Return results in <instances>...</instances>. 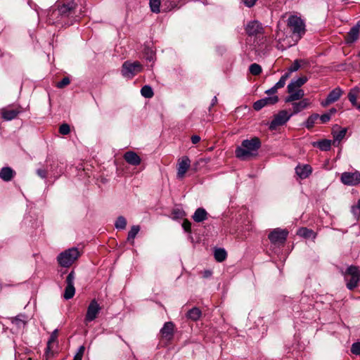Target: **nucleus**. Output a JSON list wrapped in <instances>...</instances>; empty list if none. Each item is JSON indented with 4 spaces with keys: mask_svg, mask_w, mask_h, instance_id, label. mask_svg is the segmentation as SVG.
<instances>
[{
    "mask_svg": "<svg viewBox=\"0 0 360 360\" xmlns=\"http://www.w3.org/2000/svg\"><path fill=\"white\" fill-rule=\"evenodd\" d=\"M217 103V98L216 96H214V98L212 100V103H211V106L210 107H213L214 105H216Z\"/></svg>",
    "mask_w": 360,
    "mask_h": 360,
    "instance_id": "58",
    "label": "nucleus"
},
{
    "mask_svg": "<svg viewBox=\"0 0 360 360\" xmlns=\"http://www.w3.org/2000/svg\"><path fill=\"white\" fill-rule=\"evenodd\" d=\"M182 227L187 233L191 232V223L188 219H184L182 224Z\"/></svg>",
    "mask_w": 360,
    "mask_h": 360,
    "instance_id": "49",
    "label": "nucleus"
},
{
    "mask_svg": "<svg viewBox=\"0 0 360 360\" xmlns=\"http://www.w3.org/2000/svg\"><path fill=\"white\" fill-rule=\"evenodd\" d=\"M342 274L346 281V286L349 290H354L359 285L360 283V269L359 266L351 265L347 267L345 272H342Z\"/></svg>",
    "mask_w": 360,
    "mask_h": 360,
    "instance_id": "4",
    "label": "nucleus"
},
{
    "mask_svg": "<svg viewBox=\"0 0 360 360\" xmlns=\"http://www.w3.org/2000/svg\"><path fill=\"white\" fill-rule=\"evenodd\" d=\"M297 233L298 236H302L304 238H312L313 239H315L316 237V233L313 230L304 227L300 228L297 231Z\"/></svg>",
    "mask_w": 360,
    "mask_h": 360,
    "instance_id": "28",
    "label": "nucleus"
},
{
    "mask_svg": "<svg viewBox=\"0 0 360 360\" xmlns=\"http://www.w3.org/2000/svg\"><path fill=\"white\" fill-rule=\"evenodd\" d=\"M58 329L54 330L50 335V338L47 342V345L52 346V345L56 342L58 338Z\"/></svg>",
    "mask_w": 360,
    "mask_h": 360,
    "instance_id": "44",
    "label": "nucleus"
},
{
    "mask_svg": "<svg viewBox=\"0 0 360 360\" xmlns=\"http://www.w3.org/2000/svg\"><path fill=\"white\" fill-rule=\"evenodd\" d=\"M347 133V129L343 128L340 129L339 131H335L333 133V138L334 140L333 141V143L335 144L336 141H340L344 139Z\"/></svg>",
    "mask_w": 360,
    "mask_h": 360,
    "instance_id": "34",
    "label": "nucleus"
},
{
    "mask_svg": "<svg viewBox=\"0 0 360 360\" xmlns=\"http://www.w3.org/2000/svg\"><path fill=\"white\" fill-rule=\"evenodd\" d=\"M70 132V125L64 123L62 124L59 127V133L62 135H67Z\"/></svg>",
    "mask_w": 360,
    "mask_h": 360,
    "instance_id": "43",
    "label": "nucleus"
},
{
    "mask_svg": "<svg viewBox=\"0 0 360 360\" xmlns=\"http://www.w3.org/2000/svg\"><path fill=\"white\" fill-rule=\"evenodd\" d=\"M84 350H85V347L84 346H80L79 348L78 349V351H77L76 355L82 357Z\"/></svg>",
    "mask_w": 360,
    "mask_h": 360,
    "instance_id": "57",
    "label": "nucleus"
},
{
    "mask_svg": "<svg viewBox=\"0 0 360 360\" xmlns=\"http://www.w3.org/2000/svg\"><path fill=\"white\" fill-rule=\"evenodd\" d=\"M289 77H290V73L285 72L283 75H282L281 77L280 78L279 81L277 83H276V84L274 85V87L276 89V90L283 87L285 84L286 80Z\"/></svg>",
    "mask_w": 360,
    "mask_h": 360,
    "instance_id": "38",
    "label": "nucleus"
},
{
    "mask_svg": "<svg viewBox=\"0 0 360 360\" xmlns=\"http://www.w3.org/2000/svg\"><path fill=\"white\" fill-rule=\"evenodd\" d=\"M351 212L355 217L359 219L360 217V198L358 200L356 205L352 206Z\"/></svg>",
    "mask_w": 360,
    "mask_h": 360,
    "instance_id": "42",
    "label": "nucleus"
},
{
    "mask_svg": "<svg viewBox=\"0 0 360 360\" xmlns=\"http://www.w3.org/2000/svg\"><path fill=\"white\" fill-rule=\"evenodd\" d=\"M15 175V172L9 167H4L0 170V178L4 181H10Z\"/></svg>",
    "mask_w": 360,
    "mask_h": 360,
    "instance_id": "21",
    "label": "nucleus"
},
{
    "mask_svg": "<svg viewBox=\"0 0 360 360\" xmlns=\"http://www.w3.org/2000/svg\"><path fill=\"white\" fill-rule=\"evenodd\" d=\"M321 123H326L330 120V113H325L323 114L319 117Z\"/></svg>",
    "mask_w": 360,
    "mask_h": 360,
    "instance_id": "50",
    "label": "nucleus"
},
{
    "mask_svg": "<svg viewBox=\"0 0 360 360\" xmlns=\"http://www.w3.org/2000/svg\"><path fill=\"white\" fill-rule=\"evenodd\" d=\"M246 33L252 37L263 33L264 28L262 24L257 20L249 22L245 27Z\"/></svg>",
    "mask_w": 360,
    "mask_h": 360,
    "instance_id": "16",
    "label": "nucleus"
},
{
    "mask_svg": "<svg viewBox=\"0 0 360 360\" xmlns=\"http://www.w3.org/2000/svg\"><path fill=\"white\" fill-rule=\"evenodd\" d=\"M309 105V99L304 98L299 102H295L292 103L293 112L291 113L293 115L297 114L302 110H304Z\"/></svg>",
    "mask_w": 360,
    "mask_h": 360,
    "instance_id": "23",
    "label": "nucleus"
},
{
    "mask_svg": "<svg viewBox=\"0 0 360 360\" xmlns=\"http://www.w3.org/2000/svg\"><path fill=\"white\" fill-rule=\"evenodd\" d=\"M288 235V231L286 229L277 228L269 233L268 238L272 244L279 246L285 243Z\"/></svg>",
    "mask_w": 360,
    "mask_h": 360,
    "instance_id": "9",
    "label": "nucleus"
},
{
    "mask_svg": "<svg viewBox=\"0 0 360 360\" xmlns=\"http://www.w3.org/2000/svg\"><path fill=\"white\" fill-rule=\"evenodd\" d=\"M47 21L51 25H60L62 26L72 25V21L65 20L57 5L56 8H53L49 11Z\"/></svg>",
    "mask_w": 360,
    "mask_h": 360,
    "instance_id": "8",
    "label": "nucleus"
},
{
    "mask_svg": "<svg viewBox=\"0 0 360 360\" xmlns=\"http://www.w3.org/2000/svg\"><path fill=\"white\" fill-rule=\"evenodd\" d=\"M53 356L52 346L47 345L44 354L46 360H50Z\"/></svg>",
    "mask_w": 360,
    "mask_h": 360,
    "instance_id": "48",
    "label": "nucleus"
},
{
    "mask_svg": "<svg viewBox=\"0 0 360 360\" xmlns=\"http://www.w3.org/2000/svg\"><path fill=\"white\" fill-rule=\"evenodd\" d=\"M242 1H243V4L245 5V6H247L248 8L253 7L257 1V0H242Z\"/></svg>",
    "mask_w": 360,
    "mask_h": 360,
    "instance_id": "51",
    "label": "nucleus"
},
{
    "mask_svg": "<svg viewBox=\"0 0 360 360\" xmlns=\"http://www.w3.org/2000/svg\"><path fill=\"white\" fill-rule=\"evenodd\" d=\"M84 0H61L57 3V6L63 15L65 20L73 22L79 20L86 12V8L82 6Z\"/></svg>",
    "mask_w": 360,
    "mask_h": 360,
    "instance_id": "1",
    "label": "nucleus"
},
{
    "mask_svg": "<svg viewBox=\"0 0 360 360\" xmlns=\"http://www.w3.org/2000/svg\"><path fill=\"white\" fill-rule=\"evenodd\" d=\"M141 94L143 97L146 98H150L154 95L153 89L148 85H145L141 88Z\"/></svg>",
    "mask_w": 360,
    "mask_h": 360,
    "instance_id": "33",
    "label": "nucleus"
},
{
    "mask_svg": "<svg viewBox=\"0 0 360 360\" xmlns=\"http://www.w3.org/2000/svg\"><path fill=\"white\" fill-rule=\"evenodd\" d=\"M351 352L354 354L360 356V342H354L352 345Z\"/></svg>",
    "mask_w": 360,
    "mask_h": 360,
    "instance_id": "46",
    "label": "nucleus"
},
{
    "mask_svg": "<svg viewBox=\"0 0 360 360\" xmlns=\"http://www.w3.org/2000/svg\"><path fill=\"white\" fill-rule=\"evenodd\" d=\"M358 110H360V103H356V105H354Z\"/></svg>",
    "mask_w": 360,
    "mask_h": 360,
    "instance_id": "62",
    "label": "nucleus"
},
{
    "mask_svg": "<svg viewBox=\"0 0 360 360\" xmlns=\"http://www.w3.org/2000/svg\"><path fill=\"white\" fill-rule=\"evenodd\" d=\"M342 94L343 91L340 87L334 89L329 93L327 98L324 101H321V105L323 107H326L330 104L335 103L340 98Z\"/></svg>",
    "mask_w": 360,
    "mask_h": 360,
    "instance_id": "18",
    "label": "nucleus"
},
{
    "mask_svg": "<svg viewBox=\"0 0 360 360\" xmlns=\"http://www.w3.org/2000/svg\"><path fill=\"white\" fill-rule=\"evenodd\" d=\"M359 36V31L357 30V28L352 27L345 37V41L347 44H352L358 39Z\"/></svg>",
    "mask_w": 360,
    "mask_h": 360,
    "instance_id": "26",
    "label": "nucleus"
},
{
    "mask_svg": "<svg viewBox=\"0 0 360 360\" xmlns=\"http://www.w3.org/2000/svg\"><path fill=\"white\" fill-rule=\"evenodd\" d=\"M300 68V64L298 60H295L294 63L289 67L287 73H290V75L292 72H295L299 70Z\"/></svg>",
    "mask_w": 360,
    "mask_h": 360,
    "instance_id": "45",
    "label": "nucleus"
},
{
    "mask_svg": "<svg viewBox=\"0 0 360 360\" xmlns=\"http://www.w3.org/2000/svg\"><path fill=\"white\" fill-rule=\"evenodd\" d=\"M333 141L329 139H321L318 141H314L311 145L314 147L319 148L321 151H328L331 148Z\"/></svg>",
    "mask_w": 360,
    "mask_h": 360,
    "instance_id": "22",
    "label": "nucleus"
},
{
    "mask_svg": "<svg viewBox=\"0 0 360 360\" xmlns=\"http://www.w3.org/2000/svg\"><path fill=\"white\" fill-rule=\"evenodd\" d=\"M319 117V115L318 114H313L311 116H309L305 122V127L307 129L312 128L314 125L315 122Z\"/></svg>",
    "mask_w": 360,
    "mask_h": 360,
    "instance_id": "39",
    "label": "nucleus"
},
{
    "mask_svg": "<svg viewBox=\"0 0 360 360\" xmlns=\"http://www.w3.org/2000/svg\"><path fill=\"white\" fill-rule=\"evenodd\" d=\"M175 326L172 321L166 322L160 330V336L162 340L170 341L174 338Z\"/></svg>",
    "mask_w": 360,
    "mask_h": 360,
    "instance_id": "15",
    "label": "nucleus"
},
{
    "mask_svg": "<svg viewBox=\"0 0 360 360\" xmlns=\"http://www.w3.org/2000/svg\"><path fill=\"white\" fill-rule=\"evenodd\" d=\"M353 28H357V30L360 32V21H358L356 25L352 27Z\"/></svg>",
    "mask_w": 360,
    "mask_h": 360,
    "instance_id": "60",
    "label": "nucleus"
},
{
    "mask_svg": "<svg viewBox=\"0 0 360 360\" xmlns=\"http://www.w3.org/2000/svg\"><path fill=\"white\" fill-rule=\"evenodd\" d=\"M214 257L216 261L222 262L226 259V251L224 248H216L214 252Z\"/></svg>",
    "mask_w": 360,
    "mask_h": 360,
    "instance_id": "29",
    "label": "nucleus"
},
{
    "mask_svg": "<svg viewBox=\"0 0 360 360\" xmlns=\"http://www.w3.org/2000/svg\"><path fill=\"white\" fill-rule=\"evenodd\" d=\"M262 143L258 137L243 140L241 145L235 150L236 157L241 160H248L258 154Z\"/></svg>",
    "mask_w": 360,
    "mask_h": 360,
    "instance_id": "2",
    "label": "nucleus"
},
{
    "mask_svg": "<svg viewBox=\"0 0 360 360\" xmlns=\"http://www.w3.org/2000/svg\"><path fill=\"white\" fill-rule=\"evenodd\" d=\"M143 70V65L139 61H125L122 67V74L124 77L132 78Z\"/></svg>",
    "mask_w": 360,
    "mask_h": 360,
    "instance_id": "7",
    "label": "nucleus"
},
{
    "mask_svg": "<svg viewBox=\"0 0 360 360\" xmlns=\"http://www.w3.org/2000/svg\"><path fill=\"white\" fill-rule=\"evenodd\" d=\"M278 101V97L277 96H269L262 99H259L254 103V110L258 111L266 105H274Z\"/></svg>",
    "mask_w": 360,
    "mask_h": 360,
    "instance_id": "17",
    "label": "nucleus"
},
{
    "mask_svg": "<svg viewBox=\"0 0 360 360\" xmlns=\"http://www.w3.org/2000/svg\"><path fill=\"white\" fill-rule=\"evenodd\" d=\"M140 231V226L138 225H134L131 228V230L128 233L127 240L131 241V243H134V240L136 238V235Z\"/></svg>",
    "mask_w": 360,
    "mask_h": 360,
    "instance_id": "32",
    "label": "nucleus"
},
{
    "mask_svg": "<svg viewBox=\"0 0 360 360\" xmlns=\"http://www.w3.org/2000/svg\"><path fill=\"white\" fill-rule=\"evenodd\" d=\"M291 116H292V114H288L286 110H281L278 114L274 115V119L269 124V129L271 130L276 129L277 127L286 123Z\"/></svg>",
    "mask_w": 360,
    "mask_h": 360,
    "instance_id": "12",
    "label": "nucleus"
},
{
    "mask_svg": "<svg viewBox=\"0 0 360 360\" xmlns=\"http://www.w3.org/2000/svg\"><path fill=\"white\" fill-rule=\"evenodd\" d=\"M191 166V160L188 156H183L178 160L177 174L178 179H183Z\"/></svg>",
    "mask_w": 360,
    "mask_h": 360,
    "instance_id": "14",
    "label": "nucleus"
},
{
    "mask_svg": "<svg viewBox=\"0 0 360 360\" xmlns=\"http://www.w3.org/2000/svg\"><path fill=\"white\" fill-rule=\"evenodd\" d=\"M201 316V311L197 308L193 307L190 309L186 314L187 318L191 319L192 321H197Z\"/></svg>",
    "mask_w": 360,
    "mask_h": 360,
    "instance_id": "30",
    "label": "nucleus"
},
{
    "mask_svg": "<svg viewBox=\"0 0 360 360\" xmlns=\"http://www.w3.org/2000/svg\"><path fill=\"white\" fill-rule=\"evenodd\" d=\"M312 172L311 167L309 165H304L297 166L295 168V172L300 179L307 178Z\"/></svg>",
    "mask_w": 360,
    "mask_h": 360,
    "instance_id": "20",
    "label": "nucleus"
},
{
    "mask_svg": "<svg viewBox=\"0 0 360 360\" xmlns=\"http://www.w3.org/2000/svg\"><path fill=\"white\" fill-rule=\"evenodd\" d=\"M207 212L204 208L200 207L198 208L193 215V219L195 222H202L207 219Z\"/></svg>",
    "mask_w": 360,
    "mask_h": 360,
    "instance_id": "25",
    "label": "nucleus"
},
{
    "mask_svg": "<svg viewBox=\"0 0 360 360\" xmlns=\"http://www.w3.org/2000/svg\"><path fill=\"white\" fill-rule=\"evenodd\" d=\"M360 93V89L358 86H355L351 89L348 93L347 97L349 101L351 102L353 106L356 105L357 97Z\"/></svg>",
    "mask_w": 360,
    "mask_h": 360,
    "instance_id": "27",
    "label": "nucleus"
},
{
    "mask_svg": "<svg viewBox=\"0 0 360 360\" xmlns=\"http://www.w3.org/2000/svg\"><path fill=\"white\" fill-rule=\"evenodd\" d=\"M75 278V274L74 271H71L66 278V287L63 297L65 300L72 298L75 294V288L74 286V281Z\"/></svg>",
    "mask_w": 360,
    "mask_h": 360,
    "instance_id": "13",
    "label": "nucleus"
},
{
    "mask_svg": "<svg viewBox=\"0 0 360 360\" xmlns=\"http://www.w3.org/2000/svg\"><path fill=\"white\" fill-rule=\"evenodd\" d=\"M172 214L174 215V217L179 218L184 215V212H183V211L179 210V209H176V210H174L172 211Z\"/></svg>",
    "mask_w": 360,
    "mask_h": 360,
    "instance_id": "53",
    "label": "nucleus"
},
{
    "mask_svg": "<svg viewBox=\"0 0 360 360\" xmlns=\"http://www.w3.org/2000/svg\"><path fill=\"white\" fill-rule=\"evenodd\" d=\"M126 226H127L126 219L122 216L118 217L115 223V228L117 229H124L126 228Z\"/></svg>",
    "mask_w": 360,
    "mask_h": 360,
    "instance_id": "35",
    "label": "nucleus"
},
{
    "mask_svg": "<svg viewBox=\"0 0 360 360\" xmlns=\"http://www.w3.org/2000/svg\"><path fill=\"white\" fill-rule=\"evenodd\" d=\"M124 159L127 163L134 166L139 165L141 161L140 157L134 151L126 152L124 155Z\"/></svg>",
    "mask_w": 360,
    "mask_h": 360,
    "instance_id": "19",
    "label": "nucleus"
},
{
    "mask_svg": "<svg viewBox=\"0 0 360 360\" xmlns=\"http://www.w3.org/2000/svg\"><path fill=\"white\" fill-rule=\"evenodd\" d=\"M307 81V77L306 76H302L292 80L288 85L287 89L289 96L285 98V101L286 103H290L302 99L304 96V93L300 87L304 85Z\"/></svg>",
    "mask_w": 360,
    "mask_h": 360,
    "instance_id": "3",
    "label": "nucleus"
},
{
    "mask_svg": "<svg viewBox=\"0 0 360 360\" xmlns=\"http://www.w3.org/2000/svg\"><path fill=\"white\" fill-rule=\"evenodd\" d=\"M80 252L77 248H69L58 255L57 261L63 267L70 266L79 257Z\"/></svg>",
    "mask_w": 360,
    "mask_h": 360,
    "instance_id": "5",
    "label": "nucleus"
},
{
    "mask_svg": "<svg viewBox=\"0 0 360 360\" xmlns=\"http://www.w3.org/2000/svg\"><path fill=\"white\" fill-rule=\"evenodd\" d=\"M250 73L253 75H259L262 72V68L257 63L250 65L249 68Z\"/></svg>",
    "mask_w": 360,
    "mask_h": 360,
    "instance_id": "41",
    "label": "nucleus"
},
{
    "mask_svg": "<svg viewBox=\"0 0 360 360\" xmlns=\"http://www.w3.org/2000/svg\"><path fill=\"white\" fill-rule=\"evenodd\" d=\"M289 77H290V73L285 72L283 75H282L281 77L280 78L279 81L277 83H276V84L274 85V87L276 89V90L283 87L285 84L286 80Z\"/></svg>",
    "mask_w": 360,
    "mask_h": 360,
    "instance_id": "36",
    "label": "nucleus"
},
{
    "mask_svg": "<svg viewBox=\"0 0 360 360\" xmlns=\"http://www.w3.org/2000/svg\"><path fill=\"white\" fill-rule=\"evenodd\" d=\"M19 113L20 110L17 109H3L1 116L5 120H11L15 118Z\"/></svg>",
    "mask_w": 360,
    "mask_h": 360,
    "instance_id": "24",
    "label": "nucleus"
},
{
    "mask_svg": "<svg viewBox=\"0 0 360 360\" xmlns=\"http://www.w3.org/2000/svg\"><path fill=\"white\" fill-rule=\"evenodd\" d=\"M287 25L294 34L299 38L305 33V25L301 18L297 15H290L287 21Z\"/></svg>",
    "mask_w": 360,
    "mask_h": 360,
    "instance_id": "6",
    "label": "nucleus"
},
{
    "mask_svg": "<svg viewBox=\"0 0 360 360\" xmlns=\"http://www.w3.org/2000/svg\"><path fill=\"white\" fill-rule=\"evenodd\" d=\"M101 310L98 302L94 299L89 303L85 315L84 322L88 323L95 320Z\"/></svg>",
    "mask_w": 360,
    "mask_h": 360,
    "instance_id": "11",
    "label": "nucleus"
},
{
    "mask_svg": "<svg viewBox=\"0 0 360 360\" xmlns=\"http://www.w3.org/2000/svg\"><path fill=\"white\" fill-rule=\"evenodd\" d=\"M202 274L203 278H207L212 276V271L211 270H205L202 272Z\"/></svg>",
    "mask_w": 360,
    "mask_h": 360,
    "instance_id": "54",
    "label": "nucleus"
},
{
    "mask_svg": "<svg viewBox=\"0 0 360 360\" xmlns=\"http://www.w3.org/2000/svg\"><path fill=\"white\" fill-rule=\"evenodd\" d=\"M25 316L18 315L14 318H12L11 323L16 326L18 328H24L26 325V321L24 319Z\"/></svg>",
    "mask_w": 360,
    "mask_h": 360,
    "instance_id": "31",
    "label": "nucleus"
},
{
    "mask_svg": "<svg viewBox=\"0 0 360 360\" xmlns=\"http://www.w3.org/2000/svg\"><path fill=\"white\" fill-rule=\"evenodd\" d=\"M160 0H150V7L153 13H160Z\"/></svg>",
    "mask_w": 360,
    "mask_h": 360,
    "instance_id": "40",
    "label": "nucleus"
},
{
    "mask_svg": "<svg viewBox=\"0 0 360 360\" xmlns=\"http://www.w3.org/2000/svg\"><path fill=\"white\" fill-rule=\"evenodd\" d=\"M70 82V80L68 77H63L60 82H58L56 84V86L59 89L64 88L67 85H68Z\"/></svg>",
    "mask_w": 360,
    "mask_h": 360,
    "instance_id": "47",
    "label": "nucleus"
},
{
    "mask_svg": "<svg viewBox=\"0 0 360 360\" xmlns=\"http://www.w3.org/2000/svg\"><path fill=\"white\" fill-rule=\"evenodd\" d=\"M340 181L346 186H357L360 184V172L357 170L354 172H345L341 174Z\"/></svg>",
    "mask_w": 360,
    "mask_h": 360,
    "instance_id": "10",
    "label": "nucleus"
},
{
    "mask_svg": "<svg viewBox=\"0 0 360 360\" xmlns=\"http://www.w3.org/2000/svg\"><path fill=\"white\" fill-rule=\"evenodd\" d=\"M289 77H290V73L285 72L283 75H282L281 77L280 78L279 81L277 83H276V84L274 85V87L276 89V90L283 87L285 84L286 80Z\"/></svg>",
    "mask_w": 360,
    "mask_h": 360,
    "instance_id": "37",
    "label": "nucleus"
},
{
    "mask_svg": "<svg viewBox=\"0 0 360 360\" xmlns=\"http://www.w3.org/2000/svg\"><path fill=\"white\" fill-rule=\"evenodd\" d=\"M191 142L193 143V144H196L198 143V142H200V137L198 136V135H193L191 136Z\"/></svg>",
    "mask_w": 360,
    "mask_h": 360,
    "instance_id": "55",
    "label": "nucleus"
},
{
    "mask_svg": "<svg viewBox=\"0 0 360 360\" xmlns=\"http://www.w3.org/2000/svg\"><path fill=\"white\" fill-rule=\"evenodd\" d=\"M37 174L42 179H45L47 176V172L44 169H38L37 170Z\"/></svg>",
    "mask_w": 360,
    "mask_h": 360,
    "instance_id": "52",
    "label": "nucleus"
},
{
    "mask_svg": "<svg viewBox=\"0 0 360 360\" xmlns=\"http://www.w3.org/2000/svg\"><path fill=\"white\" fill-rule=\"evenodd\" d=\"M336 112H337V110L335 108H333L329 110V112L328 113H330V116H331L333 114H335Z\"/></svg>",
    "mask_w": 360,
    "mask_h": 360,
    "instance_id": "59",
    "label": "nucleus"
},
{
    "mask_svg": "<svg viewBox=\"0 0 360 360\" xmlns=\"http://www.w3.org/2000/svg\"><path fill=\"white\" fill-rule=\"evenodd\" d=\"M82 357L77 356L76 354L75 355L74 359H73V360H82Z\"/></svg>",
    "mask_w": 360,
    "mask_h": 360,
    "instance_id": "61",
    "label": "nucleus"
},
{
    "mask_svg": "<svg viewBox=\"0 0 360 360\" xmlns=\"http://www.w3.org/2000/svg\"><path fill=\"white\" fill-rule=\"evenodd\" d=\"M277 92V90L274 87V86L273 87H271V89L265 91V94H268V95H272V94H274Z\"/></svg>",
    "mask_w": 360,
    "mask_h": 360,
    "instance_id": "56",
    "label": "nucleus"
}]
</instances>
